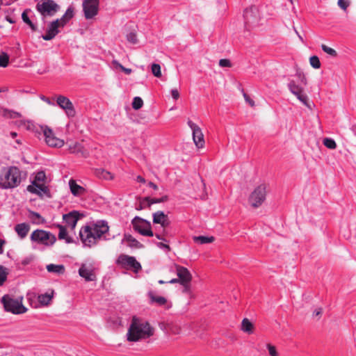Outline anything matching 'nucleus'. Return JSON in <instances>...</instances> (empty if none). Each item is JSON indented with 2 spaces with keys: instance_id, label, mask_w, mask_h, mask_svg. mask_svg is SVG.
<instances>
[{
  "instance_id": "nucleus-2",
  "label": "nucleus",
  "mask_w": 356,
  "mask_h": 356,
  "mask_svg": "<svg viewBox=\"0 0 356 356\" xmlns=\"http://www.w3.org/2000/svg\"><path fill=\"white\" fill-rule=\"evenodd\" d=\"M154 334V329L149 323L136 316L132 318L131 323L127 332L129 341H138L150 337Z\"/></svg>"
},
{
  "instance_id": "nucleus-5",
  "label": "nucleus",
  "mask_w": 356,
  "mask_h": 356,
  "mask_svg": "<svg viewBox=\"0 0 356 356\" xmlns=\"http://www.w3.org/2000/svg\"><path fill=\"white\" fill-rule=\"evenodd\" d=\"M24 298L19 296L15 298L10 295H4L1 298V302L4 309L7 312L13 314H22L27 312V308L23 305Z\"/></svg>"
},
{
  "instance_id": "nucleus-47",
  "label": "nucleus",
  "mask_w": 356,
  "mask_h": 356,
  "mask_svg": "<svg viewBox=\"0 0 356 356\" xmlns=\"http://www.w3.org/2000/svg\"><path fill=\"white\" fill-rule=\"evenodd\" d=\"M99 172L101 174H99V175L105 179H112L113 178V175L108 171L100 170Z\"/></svg>"
},
{
  "instance_id": "nucleus-41",
  "label": "nucleus",
  "mask_w": 356,
  "mask_h": 356,
  "mask_svg": "<svg viewBox=\"0 0 356 356\" xmlns=\"http://www.w3.org/2000/svg\"><path fill=\"white\" fill-rule=\"evenodd\" d=\"M321 48L324 52H325L326 54H329L332 57H336L337 56V53L334 49L329 47L325 44H323L321 45Z\"/></svg>"
},
{
  "instance_id": "nucleus-60",
  "label": "nucleus",
  "mask_w": 356,
  "mask_h": 356,
  "mask_svg": "<svg viewBox=\"0 0 356 356\" xmlns=\"http://www.w3.org/2000/svg\"><path fill=\"white\" fill-rule=\"evenodd\" d=\"M168 282H169V283H170V284L179 283V278H174V279H172V280H170Z\"/></svg>"
},
{
  "instance_id": "nucleus-11",
  "label": "nucleus",
  "mask_w": 356,
  "mask_h": 356,
  "mask_svg": "<svg viewBox=\"0 0 356 356\" xmlns=\"http://www.w3.org/2000/svg\"><path fill=\"white\" fill-rule=\"evenodd\" d=\"M40 128L45 137V142L49 146L61 147L64 145V140L56 137L51 129L47 126H41Z\"/></svg>"
},
{
  "instance_id": "nucleus-27",
  "label": "nucleus",
  "mask_w": 356,
  "mask_h": 356,
  "mask_svg": "<svg viewBox=\"0 0 356 356\" xmlns=\"http://www.w3.org/2000/svg\"><path fill=\"white\" fill-rule=\"evenodd\" d=\"M0 114L4 118L10 119L19 118L22 117L21 113L3 108H0Z\"/></svg>"
},
{
  "instance_id": "nucleus-23",
  "label": "nucleus",
  "mask_w": 356,
  "mask_h": 356,
  "mask_svg": "<svg viewBox=\"0 0 356 356\" xmlns=\"http://www.w3.org/2000/svg\"><path fill=\"white\" fill-rule=\"evenodd\" d=\"M69 186L71 191V193L74 196H79L83 195L86 190L83 187L81 186L80 185L77 184L76 181L74 179H70L69 181Z\"/></svg>"
},
{
  "instance_id": "nucleus-50",
  "label": "nucleus",
  "mask_w": 356,
  "mask_h": 356,
  "mask_svg": "<svg viewBox=\"0 0 356 356\" xmlns=\"http://www.w3.org/2000/svg\"><path fill=\"white\" fill-rule=\"evenodd\" d=\"M243 97L245 102L248 103L251 107L254 106V102L246 93H243Z\"/></svg>"
},
{
  "instance_id": "nucleus-24",
  "label": "nucleus",
  "mask_w": 356,
  "mask_h": 356,
  "mask_svg": "<svg viewBox=\"0 0 356 356\" xmlns=\"http://www.w3.org/2000/svg\"><path fill=\"white\" fill-rule=\"evenodd\" d=\"M241 330L248 334H252L254 330V324L247 318L242 320Z\"/></svg>"
},
{
  "instance_id": "nucleus-18",
  "label": "nucleus",
  "mask_w": 356,
  "mask_h": 356,
  "mask_svg": "<svg viewBox=\"0 0 356 356\" xmlns=\"http://www.w3.org/2000/svg\"><path fill=\"white\" fill-rule=\"evenodd\" d=\"M244 18L247 23L253 24L258 21L259 18V10L255 6H252L245 9L244 12Z\"/></svg>"
},
{
  "instance_id": "nucleus-43",
  "label": "nucleus",
  "mask_w": 356,
  "mask_h": 356,
  "mask_svg": "<svg viewBox=\"0 0 356 356\" xmlns=\"http://www.w3.org/2000/svg\"><path fill=\"white\" fill-rule=\"evenodd\" d=\"M113 64L115 67L120 68L122 71H123L125 74H129L131 73L132 70L130 68H126L123 65H122L118 61L113 60Z\"/></svg>"
},
{
  "instance_id": "nucleus-32",
  "label": "nucleus",
  "mask_w": 356,
  "mask_h": 356,
  "mask_svg": "<svg viewBox=\"0 0 356 356\" xmlns=\"http://www.w3.org/2000/svg\"><path fill=\"white\" fill-rule=\"evenodd\" d=\"M53 298V292L51 294L44 293L38 296V301L42 305H48Z\"/></svg>"
},
{
  "instance_id": "nucleus-62",
  "label": "nucleus",
  "mask_w": 356,
  "mask_h": 356,
  "mask_svg": "<svg viewBox=\"0 0 356 356\" xmlns=\"http://www.w3.org/2000/svg\"><path fill=\"white\" fill-rule=\"evenodd\" d=\"M155 236L158 239L166 241V240L163 237L162 235L156 234Z\"/></svg>"
},
{
  "instance_id": "nucleus-7",
  "label": "nucleus",
  "mask_w": 356,
  "mask_h": 356,
  "mask_svg": "<svg viewBox=\"0 0 356 356\" xmlns=\"http://www.w3.org/2000/svg\"><path fill=\"white\" fill-rule=\"evenodd\" d=\"M36 9L46 18L54 16L60 10V6L54 0H40L36 5Z\"/></svg>"
},
{
  "instance_id": "nucleus-51",
  "label": "nucleus",
  "mask_w": 356,
  "mask_h": 356,
  "mask_svg": "<svg viewBox=\"0 0 356 356\" xmlns=\"http://www.w3.org/2000/svg\"><path fill=\"white\" fill-rule=\"evenodd\" d=\"M22 18L26 24H31V21L27 15L26 10L23 12L22 15Z\"/></svg>"
},
{
  "instance_id": "nucleus-37",
  "label": "nucleus",
  "mask_w": 356,
  "mask_h": 356,
  "mask_svg": "<svg viewBox=\"0 0 356 356\" xmlns=\"http://www.w3.org/2000/svg\"><path fill=\"white\" fill-rule=\"evenodd\" d=\"M143 106V99L139 97H136L134 98L133 102H132V107L135 110H138Z\"/></svg>"
},
{
  "instance_id": "nucleus-26",
  "label": "nucleus",
  "mask_w": 356,
  "mask_h": 356,
  "mask_svg": "<svg viewBox=\"0 0 356 356\" xmlns=\"http://www.w3.org/2000/svg\"><path fill=\"white\" fill-rule=\"evenodd\" d=\"M15 229L20 238H23L27 235L30 229V227L26 223H21L17 225Z\"/></svg>"
},
{
  "instance_id": "nucleus-6",
  "label": "nucleus",
  "mask_w": 356,
  "mask_h": 356,
  "mask_svg": "<svg viewBox=\"0 0 356 356\" xmlns=\"http://www.w3.org/2000/svg\"><path fill=\"white\" fill-rule=\"evenodd\" d=\"M46 179L45 173L43 171L38 172L31 185L27 186V191L31 193L36 194L40 197L44 194L47 197H51L49 189L43 182Z\"/></svg>"
},
{
  "instance_id": "nucleus-61",
  "label": "nucleus",
  "mask_w": 356,
  "mask_h": 356,
  "mask_svg": "<svg viewBox=\"0 0 356 356\" xmlns=\"http://www.w3.org/2000/svg\"><path fill=\"white\" fill-rule=\"evenodd\" d=\"M41 99L44 101L46 103H47L48 104H51V102L50 101V99L47 97H41Z\"/></svg>"
},
{
  "instance_id": "nucleus-57",
  "label": "nucleus",
  "mask_w": 356,
  "mask_h": 356,
  "mask_svg": "<svg viewBox=\"0 0 356 356\" xmlns=\"http://www.w3.org/2000/svg\"><path fill=\"white\" fill-rule=\"evenodd\" d=\"M148 185H149V187L152 188L154 190H157L158 189V186L154 183H153L152 181H149L148 183Z\"/></svg>"
},
{
  "instance_id": "nucleus-30",
  "label": "nucleus",
  "mask_w": 356,
  "mask_h": 356,
  "mask_svg": "<svg viewBox=\"0 0 356 356\" xmlns=\"http://www.w3.org/2000/svg\"><path fill=\"white\" fill-rule=\"evenodd\" d=\"M57 227L59 229L58 238L60 240L65 239L66 243H72V240L70 237L67 236L65 227L60 225H58Z\"/></svg>"
},
{
  "instance_id": "nucleus-17",
  "label": "nucleus",
  "mask_w": 356,
  "mask_h": 356,
  "mask_svg": "<svg viewBox=\"0 0 356 356\" xmlns=\"http://www.w3.org/2000/svg\"><path fill=\"white\" fill-rule=\"evenodd\" d=\"M79 274L84 278L86 281L90 282L96 280V275L92 266H88L85 264H82L79 270Z\"/></svg>"
},
{
  "instance_id": "nucleus-16",
  "label": "nucleus",
  "mask_w": 356,
  "mask_h": 356,
  "mask_svg": "<svg viewBox=\"0 0 356 356\" xmlns=\"http://www.w3.org/2000/svg\"><path fill=\"white\" fill-rule=\"evenodd\" d=\"M175 268L179 283L181 284H190L192 280V275L189 270L186 268L179 265H175Z\"/></svg>"
},
{
  "instance_id": "nucleus-56",
  "label": "nucleus",
  "mask_w": 356,
  "mask_h": 356,
  "mask_svg": "<svg viewBox=\"0 0 356 356\" xmlns=\"http://www.w3.org/2000/svg\"><path fill=\"white\" fill-rule=\"evenodd\" d=\"M322 314V309L319 308L314 312V316H320Z\"/></svg>"
},
{
  "instance_id": "nucleus-9",
  "label": "nucleus",
  "mask_w": 356,
  "mask_h": 356,
  "mask_svg": "<svg viewBox=\"0 0 356 356\" xmlns=\"http://www.w3.org/2000/svg\"><path fill=\"white\" fill-rule=\"evenodd\" d=\"M31 240L44 245H50L56 242V238L49 232L42 229H36L32 232Z\"/></svg>"
},
{
  "instance_id": "nucleus-31",
  "label": "nucleus",
  "mask_w": 356,
  "mask_h": 356,
  "mask_svg": "<svg viewBox=\"0 0 356 356\" xmlns=\"http://www.w3.org/2000/svg\"><path fill=\"white\" fill-rule=\"evenodd\" d=\"M304 105L311 108V106L308 102V97L305 93V90H302L300 92H298L296 94H293Z\"/></svg>"
},
{
  "instance_id": "nucleus-34",
  "label": "nucleus",
  "mask_w": 356,
  "mask_h": 356,
  "mask_svg": "<svg viewBox=\"0 0 356 356\" xmlns=\"http://www.w3.org/2000/svg\"><path fill=\"white\" fill-rule=\"evenodd\" d=\"M288 87L292 94H296L298 92L304 90L303 88L296 84V83L293 80L291 81L289 83Z\"/></svg>"
},
{
  "instance_id": "nucleus-3",
  "label": "nucleus",
  "mask_w": 356,
  "mask_h": 356,
  "mask_svg": "<svg viewBox=\"0 0 356 356\" xmlns=\"http://www.w3.org/2000/svg\"><path fill=\"white\" fill-rule=\"evenodd\" d=\"M74 9L70 7L65 13L59 19H56L47 24L46 33L42 36L44 40H51L60 33L59 29L63 28L73 17Z\"/></svg>"
},
{
  "instance_id": "nucleus-48",
  "label": "nucleus",
  "mask_w": 356,
  "mask_h": 356,
  "mask_svg": "<svg viewBox=\"0 0 356 356\" xmlns=\"http://www.w3.org/2000/svg\"><path fill=\"white\" fill-rule=\"evenodd\" d=\"M219 65L222 67H230L232 64L230 60L228 59H220L219 60Z\"/></svg>"
},
{
  "instance_id": "nucleus-22",
  "label": "nucleus",
  "mask_w": 356,
  "mask_h": 356,
  "mask_svg": "<svg viewBox=\"0 0 356 356\" xmlns=\"http://www.w3.org/2000/svg\"><path fill=\"white\" fill-rule=\"evenodd\" d=\"M122 242H125L127 245L131 248L140 249L143 248V245L134 238L131 235L125 234Z\"/></svg>"
},
{
  "instance_id": "nucleus-15",
  "label": "nucleus",
  "mask_w": 356,
  "mask_h": 356,
  "mask_svg": "<svg viewBox=\"0 0 356 356\" xmlns=\"http://www.w3.org/2000/svg\"><path fill=\"white\" fill-rule=\"evenodd\" d=\"M58 105L65 111L66 114L69 117L75 115V110L72 102L66 97L60 95L57 98Z\"/></svg>"
},
{
  "instance_id": "nucleus-38",
  "label": "nucleus",
  "mask_w": 356,
  "mask_h": 356,
  "mask_svg": "<svg viewBox=\"0 0 356 356\" xmlns=\"http://www.w3.org/2000/svg\"><path fill=\"white\" fill-rule=\"evenodd\" d=\"M149 197H144L140 200L139 204L136 206V209L138 211L143 210L146 207H148Z\"/></svg>"
},
{
  "instance_id": "nucleus-39",
  "label": "nucleus",
  "mask_w": 356,
  "mask_h": 356,
  "mask_svg": "<svg viewBox=\"0 0 356 356\" xmlns=\"http://www.w3.org/2000/svg\"><path fill=\"white\" fill-rule=\"evenodd\" d=\"M309 63L311 66L315 69L321 67V62L318 56H313L309 58Z\"/></svg>"
},
{
  "instance_id": "nucleus-29",
  "label": "nucleus",
  "mask_w": 356,
  "mask_h": 356,
  "mask_svg": "<svg viewBox=\"0 0 356 356\" xmlns=\"http://www.w3.org/2000/svg\"><path fill=\"white\" fill-rule=\"evenodd\" d=\"M193 240L199 244H206L213 243L215 241V238L213 236H195L193 237Z\"/></svg>"
},
{
  "instance_id": "nucleus-64",
  "label": "nucleus",
  "mask_w": 356,
  "mask_h": 356,
  "mask_svg": "<svg viewBox=\"0 0 356 356\" xmlns=\"http://www.w3.org/2000/svg\"><path fill=\"white\" fill-rule=\"evenodd\" d=\"M10 135L13 138H15L16 136H17V133L16 132H11L10 133Z\"/></svg>"
},
{
  "instance_id": "nucleus-10",
  "label": "nucleus",
  "mask_w": 356,
  "mask_h": 356,
  "mask_svg": "<svg viewBox=\"0 0 356 356\" xmlns=\"http://www.w3.org/2000/svg\"><path fill=\"white\" fill-rule=\"evenodd\" d=\"M131 224L134 229L143 236H153L154 234L152 231L151 224L149 221L136 216L132 220Z\"/></svg>"
},
{
  "instance_id": "nucleus-8",
  "label": "nucleus",
  "mask_w": 356,
  "mask_h": 356,
  "mask_svg": "<svg viewBox=\"0 0 356 356\" xmlns=\"http://www.w3.org/2000/svg\"><path fill=\"white\" fill-rule=\"evenodd\" d=\"M267 195V185L261 184L257 186L250 195L248 202L251 207L258 208L266 200Z\"/></svg>"
},
{
  "instance_id": "nucleus-59",
  "label": "nucleus",
  "mask_w": 356,
  "mask_h": 356,
  "mask_svg": "<svg viewBox=\"0 0 356 356\" xmlns=\"http://www.w3.org/2000/svg\"><path fill=\"white\" fill-rule=\"evenodd\" d=\"M28 25L30 26V28L32 29V31H35L37 30L35 25L34 24H33L32 22H31V24H29Z\"/></svg>"
},
{
  "instance_id": "nucleus-12",
  "label": "nucleus",
  "mask_w": 356,
  "mask_h": 356,
  "mask_svg": "<svg viewBox=\"0 0 356 356\" xmlns=\"http://www.w3.org/2000/svg\"><path fill=\"white\" fill-rule=\"evenodd\" d=\"M83 10L87 19L96 16L99 10V0H83Z\"/></svg>"
},
{
  "instance_id": "nucleus-49",
  "label": "nucleus",
  "mask_w": 356,
  "mask_h": 356,
  "mask_svg": "<svg viewBox=\"0 0 356 356\" xmlns=\"http://www.w3.org/2000/svg\"><path fill=\"white\" fill-rule=\"evenodd\" d=\"M267 348L268 349L269 354L271 356H277L278 355L276 348L274 346H273L271 344H268Z\"/></svg>"
},
{
  "instance_id": "nucleus-4",
  "label": "nucleus",
  "mask_w": 356,
  "mask_h": 356,
  "mask_svg": "<svg viewBox=\"0 0 356 356\" xmlns=\"http://www.w3.org/2000/svg\"><path fill=\"white\" fill-rule=\"evenodd\" d=\"M22 172L17 167L3 169L0 174V186L3 188H13L22 181Z\"/></svg>"
},
{
  "instance_id": "nucleus-1",
  "label": "nucleus",
  "mask_w": 356,
  "mask_h": 356,
  "mask_svg": "<svg viewBox=\"0 0 356 356\" xmlns=\"http://www.w3.org/2000/svg\"><path fill=\"white\" fill-rule=\"evenodd\" d=\"M109 227L106 221H99L92 226L83 227L79 232L80 238L83 243L88 246L96 244L102 236L108 232Z\"/></svg>"
},
{
  "instance_id": "nucleus-36",
  "label": "nucleus",
  "mask_w": 356,
  "mask_h": 356,
  "mask_svg": "<svg viewBox=\"0 0 356 356\" xmlns=\"http://www.w3.org/2000/svg\"><path fill=\"white\" fill-rule=\"evenodd\" d=\"M9 63V56L5 53L2 52L0 54V67H6L8 66Z\"/></svg>"
},
{
  "instance_id": "nucleus-45",
  "label": "nucleus",
  "mask_w": 356,
  "mask_h": 356,
  "mask_svg": "<svg viewBox=\"0 0 356 356\" xmlns=\"http://www.w3.org/2000/svg\"><path fill=\"white\" fill-rule=\"evenodd\" d=\"M127 39L132 44H136L138 42L137 35L135 33H129L127 35Z\"/></svg>"
},
{
  "instance_id": "nucleus-21",
  "label": "nucleus",
  "mask_w": 356,
  "mask_h": 356,
  "mask_svg": "<svg viewBox=\"0 0 356 356\" xmlns=\"http://www.w3.org/2000/svg\"><path fill=\"white\" fill-rule=\"evenodd\" d=\"M153 222L160 224L162 227L165 228L169 226L170 220L163 211H158L153 213Z\"/></svg>"
},
{
  "instance_id": "nucleus-63",
  "label": "nucleus",
  "mask_w": 356,
  "mask_h": 356,
  "mask_svg": "<svg viewBox=\"0 0 356 356\" xmlns=\"http://www.w3.org/2000/svg\"><path fill=\"white\" fill-rule=\"evenodd\" d=\"M3 241L0 240V254L2 253L3 252V250H2V246H3Z\"/></svg>"
},
{
  "instance_id": "nucleus-35",
  "label": "nucleus",
  "mask_w": 356,
  "mask_h": 356,
  "mask_svg": "<svg viewBox=\"0 0 356 356\" xmlns=\"http://www.w3.org/2000/svg\"><path fill=\"white\" fill-rule=\"evenodd\" d=\"M323 145L330 149H334L337 147V143L336 142L330 138H325L323 140Z\"/></svg>"
},
{
  "instance_id": "nucleus-28",
  "label": "nucleus",
  "mask_w": 356,
  "mask_h": 356,
  "mask_svg": "<svg viewBox=\"0 0 356 356\" xmlns=\"http://www.w3.org/2000/svg\"><path fill=\"white\" fill-rule=\"evenodd\" d=\"M47 270L49 273H54L56 274H63L65 272V266L63 265H56V264H49L47 266Z\"/></svg>"
},
{
  "instance_id": "nucleus-40",
  "label": "nucleus",
  "mask_w": 356,
  "mask_h": 356,
  "mask_svg": "<svg viewBox=\"0 0 356 356\" xmlns=\"http://www.w3.org/2000/svg\"><path fill=\"white\" fill-rule=\"evenodd\" d=\"M149 203H148V207H150V206L153 204L156 203H161L165 202L168 200V197L167 195H165L161 198H150L149 197Z\"/></svg>"
},
{
  "instance_id": "nucleus-14",
  "label": "nucleus",
  "mask_w": 356,
  "mask_h": 356,
  "mask_svg": "<svg viewBox=\"0 0 356 356\" xmlns=\"http://www.w3.org/2000/svg\"><path fill=\"white\" fill-rule=\"evenodd\" d=\"M188 125L193 131V139L194 143L198 148H202L204 145V140L201 129L191 120L188 121Z\"/></svg>"
},
{
  "instance_id": "nucleus-25",
  "label": "nucleus",
  "mask_w": 356,
  "mask_h": 356,
  "mask_svg": "<svg viewBox=\"0 0 356 356\" xmlns=\"http://www.w3.org/2000/svg\"><path fill=\"white\" fill-rule=\"evenodd\" d=\"M148 297L151 302H154L159 306L164 305L167 303V299L165 298L156 296L152 291L148 292Z\"/></svg>"
},
{
  "instance_id": "nucleus-46",
  "label": "nucleus",
  "mask_w": 356,
  "mask_h": 356,
  "mask_svg": "<svg viewBox=\"0 0 356 356\" xmlns=\"http://www.w3.org/2000/svg\"><path fill=\"white\" fill-rule=\"evenodd\" d=\"M338 6L343 10H346L350 5V1L347 0H338Z\"/></svg>"
},
{
  "instance_id": "nucleus-19",
  "label": "nucleus",
  "mask_w": 356,
  "mask_h": 356,
  "mask_svg": "<svg viewBox=\"0 0 356 356\" xmlns=\"http://www.w3.org/2000/svg\"><path fill=\"white\" fill-rule=\"evenodd\" d=\"M68 149L71 154H75L85 158L89 155L88 151L77 142H73L70 144Z\"/></svg>"
},
{
  "instance_id": "nucleus-44",
  "label": "nucleus",
  "mask_w": 356,
  "mask_h": 356,
  "mask_svg": "<svg viewBox=\"0 0 356 356\" xmlns=\"http://www.w3.org/2000/svg\"><path fill=\"white\" fill-rule=\"evenodd\" d=\"M6 268L0 265V286H1L6 280Z\"/></svg>"
},
{
  "instance_id": "nucleus-52",
  "label": "nucleus",
  "mask_w": 356,
  "mask_h": 356,
  "mask_svg": "<svg viewBox=\"0 0 356 356\" xmlns=\"http://www.w3.org/2000/svg\"><path fill=\"white\" fill-rule=\"evenodd\" d=\"M172 97L173 99L177 100L179 97V93L177 89H174L171 91Z\"/></svg>"
},
{
  "instance_id": "nucleus-55",
  "label": "nucleus",
  "mask_w": 356,
  "mask_h": 356,
  "mask_svg": "<svg viewBox=\"0 0 356 356\" xmlns=\"http://www.w3.org/2000/svg\"><path fill=\"white\" fill-rule=\"evenodd\" d=\"M299 77L301 79V81L302 83L304 84V85H307V78L305 77V76L303 74H301L300 73L298 74Z\"/></svg>"
},
{
  "instance_id": "nucleus-13",
  "label": "nucleus",
  "mask_w": 356,
  "mask_h": 356,
  "mask_svg": "<svg viewBox=\"0 0 356 356\" xmlns=\"http://www.w3.org/2000/svg\"><path fill=\"white\" fill-rule=\"evenodd\" d=\"M117 263L122 265L123 267L129 266L132 268L136 273L141 269L140 264L136 261L135 257L129 255H120L117 260Z\"/></svg>"
},
{
  "instance_id": "nucleus-33",
  "label": "nucleus",
  "mask_w": 356,
  "mask_h": 356,
  "mask_svg": "<svg viewBox=\"0 0 356 356\" xmlns=\"http://www.w3.org/2000/svg\"><path fill=\"white\" fill-rule=\"evenodd\" d=\"M30 218L33 220V222L36 224L45 222L44 218H42L38 213L34 211L30 212Z\"/></svg>"
},
{
  "instance_id": "nucleus-20",
  "label": "nucleus",
  "mask_w": 356,
  "mask_h": 356,
  "mask_svg": "<svg viewBox=\"0 0 356 356\" xmlns=\"http://www.w3.org/2000/svg\"><path fill=\"white\" fill-rule=\"evenodd\" d=\"M63 218L72 230H73L79 219V213L78 211H73L69 213L64 214Z\"/></svg>"
},
{
  "instance_id": "nucleus-42",
  "label": "nucleus",
  "mask_w": 356,
  "mask_h": 356,
  "mask_svg": "<svg viewBox=\"0 0 356 356\" xmlns=\"http://www.w3.org/2000/svg\"><path fill=\"white\" fill-rule=\"evenodd\" d=\"M152 72L156 77L161 76V66L159 64L154 63L152 65Z\"/></svg>"
},
{
  "instance_id": "nucleus-54",
  "label": "nucleus",
  "mask_w": 356,
  "mask_h": 356,
  "mask_svg": "<svg viewBox=\"0 0 356 356\" xmlns=\"http://www.w3.org/2000/svg\"><path fill=\"white\" fill-rule=\"evenodd\" d=\"M181 285L184 286L183 293H191L190 284H181Z\"/></svg>"
},
{
  "instance_id": "nucleus-58",
  "label": "nucleus",
  "mask_w": 356,
  "mask_h": 356,
  "mask_svg": "<svg viewBox=\"0 0 356 356\" xmlns=\"http://www.w3.org/2000/svg\"><path fill=\"white\" fill-rule=\"evenodd\" d=\"M136 179H137V181L138 182H141V183H145V179L143 177H141V176H138Z\"/></svg>"
},
{
  "instance_id": "nucleus-53",
  "label": "nucleus",
  "mask_w": 356,
  "mask_h": 356,
  "mask_svg": "<svg viewBox=\"0 0 356 356\" xmlns=\"http://www.w3.org/2000/svg\"><path fill=\"white\" fill-rule=\"evenodd\" d=\"M157 245H158L159 248H165V249H166L168 251H170V247L168 245H167V244H165V243H163L160 242V243H157Z\"/></svg>"
}]
</instances>
